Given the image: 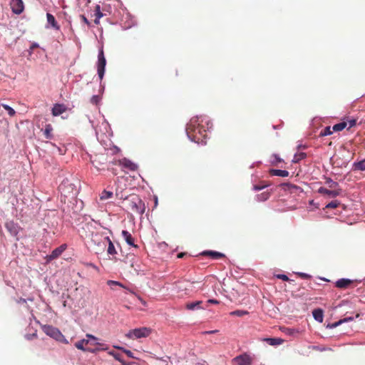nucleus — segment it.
<instances>
[{
  "instance_id": "obj_1",
  "label": "nucleus",
  "mask_w": 365,
  "mask_h": 365,
  "mask_svg": "<svg viewBox=\"0 0 365 365\" xmlns=\"http://www.w3.org/2000/svg\"><path fill=\"white\" fill-rule=\"evenodd\" d=\"M203 120H200L197 116L193 117L190 119V123L187 125L186 133L187 136L192 140L199 143L202 141L206 137L207 130L200 123Z\"/></svg>"
},
{
  "instance_id": "obj_2",
  "label": "nucleus",
  "mask_w": 365,
  "mask_h": 365,
  "mask_svg": "<svg viewBox=\"0 0 365 365\" xmlns=\"http://www.w3.org/2000/svg\"><path fill=\"white\" fill-rule=\"evenodd\" d=\"M127 207L130 211L138 215H143L145 210V203L137 195H130L125 198Z\"/></svg>"
},
{
  "instance_id": "obj_3",
  "label": "nucleus",
  "mask_w": 365,
  "mask_h": 365,
  "mask_svg": "<svg viewBox=\"0 0 365 365\" xmlns=\"http://www.w3.org/2000/svg\"><path fill=\"white\" fill-rule=\"evenodd\" d=\"M42 329L46 335L56 339V341L67 343L66 339L58 329L50 325H44L42 327Z\"/></svg>"
},
{
  "instance_id": "obj_4",
  "label": "nucleus",
  "mask_w": 365,
  "mask_h": 365,
  "mask_svg": "<svg viewBox=\"0 0 365 365\" xmlns=\"http://www.w3.org/2000/svg\"><path fill=\"white\" fill-rule=\"evenodd\" d=\"M150 332V329L147 327H141L129 331V332L126 334L125 336L129 339H140L148 336Z\"/></svg>"
},
{
  "instance_id": "obj_5",
  "label": "nucleus",
  "mask_w": 365,
  "mask_h": 365,
  "mask_svg": "<svg viewBox=\"0 0 365 365\" xmlns=\"http://www.w3.org/2000/svg\"><path fill=\"white\" fill-rule=\"evenodd\" d=\"M106 65V60L104 56L103 50V48H101L98 53V64H97L98 74L100 80H102L103 78Z\"/></svg>"
},
{
  "instance_id": "obj_6",
  "label": "nucleus",
  "mask_w": 365,
  "mask_h": 365,
  "mask_svg": "<svg viewBox=\"0 0 365 365\" xmlns=\"http://www.w3.org/2000/svg\"><path fill=\"white\" fill-rule=\"evenodd\" d=\"M359 283L360 281L356 279L341 278L335 282V287L339 289H348L356 287Z\"/></svg>"
},
{
  "instance_id": "obj_7",
  "label": "nucleus",
  "mask_w": 365,
  "mask_h": 365,
  "mask_svg": "<svg viewBox=\"0 0 365 365\" xmlns=\"http://www.w3.org/2000/svg\"><path fill=\"white\" fill-rule=\"evenodd\" d=\"M108 244V249H107V253L109 255L114 256L117 254V251L115 248V246L113 243V242L110 240V239L108 237H103L100 242H98V245H101V250H103Z\"/></svg>"
},
{
  "instance_id": "obj_8",
  "label": "nucleus",
  "mask_w": 365,
  "mask_h": 365,
  "mask_svg": "<svg viewBox=\"0 0 365 365\" xmlns=\"http://www.w3.org/2000/svg\"><path fill=\"white\" fill-rule=\"evenodd\" d=\"M90 342V340L87 339H83L80 341H78L75 343V346L80 350H82L83 351H88L91 353H96L99 351V349L98 348H92L88 346V344Z\"/></svg>"
},
{
  "instance_id": "obj_9",
  "label": "nucleus",
  "mask_w": 365,
  "mask_h": 365,
  "mask_svg": "<svg viewBox=\"0 0 365 365\" xmlns=\"http://www.w3.org/2000/svg\"><path fill=\"white\" fill-rule=\"evenodd\" d=\"M86 337L87 338V339L90 340L88 346L92 347V348H98V349H99V351L108 349L107 345L105 344H103V343L98 342L97 341L98 338L96 337L95 336H93L91 334H87L86 335Z\"/></svg>"
},
{
  "instance_id": "obj_10",
  "label": "nucleus",
  "mask_w": 365,
  "mask_h": 365,
  "mask_svg": "<svg viewBox=\"0 0 365 365\" xmlns=\"http://www.w3.org/2000/svg\"><path fill=\"white\" fill-rule=\"evenodd\" d=\"M194 284L195 282H190L188 281H179L177 282L176 287L179 292L188 294L189 291L192 290Z\"/></svg>"
},
{
  "instance_id": "obj_11",
  "label": "nucleus",
  "mask_w": 365,
  "mask_h": 365,
  "mask_svg": "<svg viewBox=\"0 0 365 365\" xmlns=\"http://www.w3.org/2000/svg\"><path fill=\"white\" fill-rule=\"evenodd\" d=\"M233 361L237 365H252V359L247 354H243L235 357Z\"/></svg>"
},
{
  "instance_id": "obj_12",
  "label": "nucleus",
  "mask_w": 365,
  "mask_h": 365,
  "mask_svg": "<svg viewBox=\"0 0 365 365\" xmlns=\"http://www.w3.org/2000/svg\"><path fill=\"white\" fill-rule=\"evenodd\" d=\"M10 4L14 13L20 14L23 12L24 6L22 0H11Z\"/></svg>"
},
{
  "instance_id": "obj_13",
  "label": "nucleus",
  "mask_w": 365,
  "mask_h": 365,
  "mask_svg": "<svg viewBox=\"0 0 365 365\" xmlns=\"http://www.w3.org/2000/svg\"><path fill=\"white\" fill-rule=\"evenodd\" d=\"M341 189L338 190H328L325 187H321L318 190V192L322 195H327L331 197H335L341 194Z\"/></svg>"
},
{
  "instance_id": "obj_14",
  "label": "nucleus",
  "mask_w": 365,
  "mask_h": 365,
  "mask_svg": "<svg viewBox=\"0 0 365 365\" xmlns=\"http://www.w3.org/2000/svg\"><path fill=\"white\" fill-rule=\"evenodd\" d=\"M58 189L62 195H63L65 197H67L70 193L68 191L69 189H71V192H73V185L68 183V182H63L59 185Z\"/></svg>"
},
{
  "instance_id": "obj_15",
  "label": "nucleus",
  "mask_w": 365,
  "mask_h": 365,
  "mask_svg": "<svg viewBox=\"0 0 365 365\" xmlns=\"http://www.w3.org/2000/svg\"><path fill=\"white\" fill-rule=\"evenodd\" d=\"M5 227L6 230L10 232V234L13 236H16L19 232V227L17 224L14 223L12 221L7 222L5 224Z\"/></svg>"
},
{
  "instance_id": "obj_16",
  "label": "nucleus",
  "mask_w": 365,
  "mask_h": 365,
  "mask_svg": "<svg viewBox=\"0 0 365 365\" xmlns=\"http://www.w3.org/2000/svg\"><path fill=\"white\" fill-rule=\"evenodd\" d=\"M67 110V108L63 104L56 103L52 108V115L53 116H58Z\"/></svg>"
},
{
  "instance_id": "obj_17",
  "label": "nucleus",
  "mask_w": 365,
  "mask_h": 365,
  "mask_svg": "<svg viewBox=\"0 0 365 365\" xmlns=\"http://www.w3.org/2000/svg\"><path fill=\"white\" fill-rule=\"evenodd\" d=\"M66 249V245L63 244L59 246L58 247L53 250L51 254L48 256L49 259H55L58 258L63 252Z\"/></svg>"
},
{
  "instance_id": "obj_18",
  "label": "nucleus",
  "mask_w": 365,
  "mask_h": 365,
  "mask_svg": "<svg viewBox=\"0 0 365 365\" xmlns=\"http://www.w3.org/2000/svg\"><path fill=\"white\" fill-rule=\"evenodd\" d=\"M119 165H122L125 168H128L130 170L134 171L137 169V165L130 160L123 158L119 160Z\"/></svg>"
},
{
  "instance_id": "obj_19",
  "label": "nucleus",
  "mask_w": 365,
  "mask_h": 365,
  "mask_svg": "<svg viewBox=\"0 0 365 365\" xmlns=\"http://www.w3.org/2000/svg\"><path fill=\"white\" fill-rule=\"evenodd\" d=\"M122 235L128 245H129L135 248L138 247V246L135 244L134 238L132 237L131 234L129 232H128L127 230H123Z\"/></svg>"
},
{
  "instance_id": "obj_20",
  "label": "nucleus",
  "mask_w": 365,
  "mask_h": 365,
  "mask_svg": "<svg viewBox=\"0 0 365 365\" xmlns=\"http://www.w3.org/2000/svg\"><path fill=\"white\" fill-rule=\"evenodd\" d=\"M202 256L210 257L212 259H220L225 257V255L216 251H204L201 253Z\"/></svg>"
},
{
  "instance_id": "obj_21",
  "label": "nucleus",
  "mask_w": 365,
  "mask_h": 365,
  "mask_svg": "<svg viewBox=\"0 0 365 365\" xmlns=\"http://www.w3.org/2000/svg\"><path fill=\"white\" fill-rule=\"evenodd\" d=\"M202 304V301L188 302L186 304L185 307L188 310L200 309H202V307L201 306Z\"/></svg>"
},
{
  "instance_id": "obj_22",
  "label": "nucleus",
  "mask_w": 365,
  "mask_h": 365,
  "mask_svg": "<svg viewBox=\"0 0 365 365\" xmlns=\"http://www.w3.org/2000/svg\"><path fill=\"white\" fill-rule=\"evenodd\" d=\"M101 160H106V158L103 155L96 156L95 159L92 160V163L98 170L104 169V168H101V166L104 164L101 163Z\"/></svg>"
},
{
  "instance_id": "obj_23",
  "label": "nucleus",
  "mask_w": 365,
  "mask_h": 365,
  "mask_svg": "<svg viewBox=\"0 0 365 365\" xmlns=\"http://www.w3.org/2000/svg\"><path fill=\"white\" fill-rule=\"evenodd\" d=\"M269 173L271 175L274 176H279V177H287L289 175V172L287 170H275L272 169L269 170Z\"/></svg>"
},
{
  "instance_id": "obj_24",
  "label": "nucleus",
  "mask_w": 365,
  "mask_h": 365,
  "mask_svg": "<svg viewBox=\"0 0 365 365\" xmlns=\"http://www.w3.org/2000/svg\"><path fill=\"white\" fill-rule=\"evenodd\" d=\"M314 319L319 322H322L324 319L323 311L321 309H314L312 312Z\"/></svg>"
},
{
  "instance_id": "obj_25",
  "label": "nucleus",
  "mask_w": 365,
  "mask_h": 365,
  "mask_svg": "<svg viewBox=\"0 0 365 365\" xmlns=\"http://www.w3.org/2000/svg\"><path fill=\"white\" fill-rule=\"evenodd\" d=\"M53 127L51 124H46L45 129L43 130V135L46 139H52L53 135Z\"/></svg>"
},
{
  "instance_id": "obj_26",
  "label": "nucleus",
  "mask_w": 365,
  "mask_h": 365,
  "mask_svg": "<svg viewBox=\"0 0 365 365\" xmlns=\"http://www.w3.org/2000/svg\"><path fill=\"white\" fill-rule=\"evenodd\" d=\"M94 11H95L94 16H96V19L94 20V23L96 24H99L100 19L103 16V14L101 11L100 5L97 4L96 6Z\"/></svg>"
},
{
  "instance_id": "obj_27",
  "label": "nucleus",
  "mask_w": 365,
  "mask_h": 365,
  "mask_svg": "<svg viewBox=\"0 0 365 365\" xmlns=\"http://www.w3.org/2000/svg\"><path fill=\"white\" fill-rule=\"evenodd\" d=\"M47 21L48 23L54 29H59V26L55 19V17L49 13L46 14Z\"/></svg>"
},
{
  "instance_id": "obj_28",
  "label": "nucleus",
  "mask_w": 365,
  "mask_h": 365,
  "mask_svg": "<svg viewBox=\"0 0 365 365\" xmlns=\"http://www.w3.org/2000/svg\"><path fill=\"white\" fill-rule=\"evenodd\" d=\"M347 127V123L346 121L341 122L339 123L335 124L332 129L334 131H341Z\"/></svg>"
},
{
  "instance_id": "obj_29",
  "label": "nucleus",
  "mask_w": 365,
  "mask_h": 365,
  "mask_svg": "<svg viewBox=\"0 0 365 365\" xmlns=\"http://www.w3.org/2000/svg\"><path fill=\"white\" fill-rule=\"evenodd\" d=\"M326 184L328 185L329 187L333 190H338L339 184L338 182L332 180L331 178H327L326 179Z\"/></svg>"
},
{
  "instance_id": "obj_30",
  "label": "nucleus",
  "mask_w": 365,
  "mask_h": 365,
  "mask_svg": "<svg viewBox=\"0 0 365 365\" xmlns=\"http://www.w3.org/2000/svg\"><path fill=\"white\" fill-rule=\"evenodd\" d=\"M307 157V154L305 153H299L294 155L292 162L294 163H297L302 160L304 159Z\"/></svg>"
},
{
  "instance_id": "obj_31",
  "label": "nucleus",
  "mask_w": 365,
  "mask_h": 365,
  "mask_svg": "<svg viewBox=\"0 0 365 365\" xmlns=\"http://www.w3.org/2000/svg\"><path fill=\"white\" fill-rule=\"evenodd\" d=\"M354 319L353 317H346L343 319H341L334 324H332L331 325L329 326L330 328H334V327H336L337 326L341 324L342 323L344 322H349V321H352Z\"/></svg>"
},
{
  "instance_id": "obj_32",
  "label": "nucleus",
  "mask_w": 365,
  "mask_h": 365,
  "mask_svg": "<svg viewBox=\"0 0 365 365\" xmlns=\"http://www.w3.org/2000/svg\"><path fill=\"white\" fill-rule=\"evenodd\" d=\"M269 345H279L282 342V340L279 338H269L266 339Z\"/></svg>"
},
{
  "instance_id": "obj_33",
  "label": "nucleus",
  "mask_w": 365,
  "mask_h": 365,
  "mask_svg": "<svg viewBox=\"0 0 365 365\" xmlns=\"http://www.w3.org/2000/svg\"><path fill=\"white\" fill-rule=\"evenodd\" d=\"M284 185H286L288 187V190L291 192H294L298 190H299L300 192L302 191V190L299 186L293 185V184L287 183V184H285Z\"/></svg>"
},
{
  "instance_id": "obj_34",
  "label": "nucleus",
  "mask_w": 365,
  "mask_h": 365,
  "mask_svg": "<svg viewBox=\"0 0 365 365\" xmlns=\"http://www.w3.org/2000/svg\"><path fill=\"white\" fill-rule=\"evenodd\" d=\"M113 196V192L111 191L103 190L101 194L100 198L102 200H107Z\"/></svg>"
},
{
  "instance_id": "obj_35",
  "label": "nucleus",
  "mask_w": 365,
  "mask_h": 365,
  "mask_svg": "<svg viewBox=\"0 0 365 365\" xmlns=\"http://www.w3.org/2000/svg\"><path fill=\"white\" fill-rule=\"evenodd\" d=\"M270 196V193L268 192H264L259 195H257V199L259 201H265L267 200Z\"/></svg>"
},
{
  "instance_id": "obj_36",
  "label": "nucleus",
  "mask_w": 365,
  "mask_h": 365,
  "mask_svg": "<svg viewBox=\"0 0 365 365\" xmlns=\"http://www.w3.org/2000/svg\"><path fill=\"white\" fill-rule=\"evenodd\" d=\"M272 158L273 159L272 160V164L274 165H277L278 163H282L283 160L277 154H273L272 155Z\"/></svg>"
},
{
  "instance_id": "obj_37",
  "label": "nucleus",
  "mask_w": 365,
  "mask_h": 365,
  "mask_svg": "<svg viewBox=\"0 0 365 365\" xmlns=\"http://www.w3.org/2000/svg\"><path fill=\"white\" fill-rule=\"evenodd\" d=\"M332 133L331 130V128L329 126L325 127L323 130H322L320 133V136H327L329 135Z\"/></svg>"
},
{
  "instance_id": "obj_38",
  "label": "nucleus",
  "mask_w": 365,
  "mask_h": 365,
  "mask_svg": "<svg viewBox=\"0 0 365 365\" xmlns=\"http://www.w3.org/2000/svg\"><path fill=\"white\" fill-rule=\"evenodd\" d=\"M339 204L340 203L338 200H333L326 205V208H336L339 205Z\"/></svg>"
},
{
  "instance_id": "obj_39",
  "label": "nucleus",
  "mask_w": 365,
  "mask_h": 365,
  "mask_svg": "<svg viewBox=\"0 0 365 365\" xmlns=\"http://www.w3.org/2000/svg\"><path fill=\"white\" fill-rule=\"evenodd\" d=\"M3 108L8 111V113L10 116H13L14 115V114L16 113L15 110L11 108L8 105H6V104H3L2 105Z\"/></svg>"
},
{
  "instance_id": "obj_40",
  "label": "nucleus",
  "mask_w": 365,
  "mask_h": 365,
  "mask_svg": "<svg viewBox=\"0 0 365 365\" xmlns=\"http://www.w3.org/2000/svg\"><path fill=\"white\" fill-rule=\"evenodd\" d=\"M248 314L247 311H242V310H236L230 313L231 315L233 316H237V317H242L245 314Z\"/></svg>"
},
{
  "instance_id": "obj_41",
  "label": "nucleus",
  "mask_w": 365,
  "mask_h": 365,
  "mask_svg": "<svg viewBox=\"0 0 365 365\" xmlns=\"http://www.w3.org/2000/svg\"><path fill=\"white\" fill-rule=\"evenodd\" d=\"M268 185L265 184L264 182H262L260 185H255L253 187L254 190L259 191L262 190L263 188L267 187Z\"/></svg>"
},
{
  "instance_id": "obj_42",
  "label": "nucleus",
  "mask_w": 365,
  "mask_h": 365,
  "mask_svg": "<svg viewBox=\"0 0 365 365\" xmlns=\"http://www.w3.org/2000/svg\"><path fill=\"white\" fill-rule=\"evenodd\" d=\"M116 348H117V349H118L122 350V351H123V352H124V353H125V354L128 357H130V358H133V359H134V358H135V356H133V353L131 352V351L128 350V349H125L122 348V347H118H118H116Z\"/></svg>"
},
{
  "instance_id": "obj_43",
  "label": "nucleus",
  "mask_w": 365,
  "mask_h": 365,
  "mask_svg": "<svg viewBox=\"0 0 365 365\" xmlns=\"http://www.w3.org/2000/svg\"><path fill=\"white\" fill-rule=\"evenodd\" d=\"M356 168L360 170H365V161H361L356 165Z\"/></svg>"
},
{
  "instance_id": "obj_44",
  "label": "nucleus",
  "mask_w": 365,
  "mask_h": 365,
  "mask_svg": "<svg viewBox=\"0 0 365 365\" xmlns=\"http://www.w3.org/2000/svg\"><path fill=\"white\" fill-rule=\"evenodd\" d=\"M100 101V97L97 95H94L91 98V103L97 105Z\"/></svg>"
},
{
  "instance_id": "obj_45",
  "label": "nucleus",
  "mask_w": 365,
  "mask_h": 365,
  "mask_svg": "<svg viewBox=\"0 0 365 365\" xmlns=\"http://www.w3.org/2000/svg\"><path fill=\"white\" fill-rule=\"evenodd\" d=\"M346 122L347 123L348 129H350L351 128L354 127L356 123V120L355 119H351Z\"/></svg>"
},
{
  "instance_id": "obj_46",
  "label": "nucleus",
  "mask_w": 365,
  "mask_h": 365,
  "mask_svg": "<svg viewBox=\"0 0 365 365\" xmlns=\"http://www.w3.org/2000/svg\"><path fill=\"white\" fill-rule=\"evenodd\" d=\"M37 337V334H36V331H35L34 333L33 334H26L25 336V338L28 340H32L34 338H36Z\"/></svg>"
},
{
  "instance_id": "obj_47",
  "label": "nucleus",
  "mask_w": 365,
  "mask_h": 365,
  "mask_svg": "<svg viewBox=\"0 0 365 365\" xmlns=\"http://www.w3.org/2000/svg\"><path fill=\"white\" fill-rule=\"evenodd\" d=\"M113 356H114V358H115L116 360H118V361H119L120 362H121L123 365H128V364H125V363L122 360V359H121V357H120V354H113Z\"/></svg>"
},
{
  "instance_id": "obj_48",
  "label": "nucleus",
  "mask_w": 365,
  "mask_h": 365,
  "mask_svg": "<svg viewBox=\"0 0 365 365\" xmlns=\"http://www.w3.org/2000/svg\"><path fill=\"white\" fill-rule=\"evenodd\" d=\"M117 286H119V287H122V288H123V289H126V290H128L129 292H130V293H132V294H135V293L133 290H131V289H128V287H126L125 286H124L122 283H120V282H118Z\"/></svg>"
},
{
  "instance_id": "obj_49",
  "label": "nucleus",
  "mask_w": 365,
  "mask_h": 365,
  "mask_svg": "<svg viewBox=\"0 0 365 365\" xmlns=\"http://www.w3.org/2000/svg\"><path fill=\"white\" fill-rule=\"evenodd\" d=\"M277 277V278H279L283 281H285V282L289 280V277L285 274H278Z\"/></svg>"
},
{
  "instance_id": "obj_50",
  "label": "nucleus",
  "mask_w": 365,
  "mask_h": 365,
  "mask_svg": "<svg viewBox=\"0 0 365 365\" xmlns=\"http://www.w3.org/2000/svg\"><path fill=\"white\" fill-rule=\"evenodd\" d=\"M118 281L114 280H108L107 282V284L110 286L113 289V286H117Z\"/></svg>"
},
{
  "instance_id": "obj_51",
  "label": "nucleus",
  "mask_w": 365,
  "mask_h": 365,
  "mask_svg": "<svg viewBox=\"0 0 365 365\" xmlns=\"http://www.w3.org/2000/svg\"><path fill=\"white\" fill-rule=\"evenodd\" d=\"M85 265L88 266V267H91L96 270H98V268L96 265H95L94 264L91 263V262H89V263H85Z\"/></svg>"
},
{
  "instance_id": "obj_52",
  "label": "nucleus",
  "mask_w": 365,
  "mask_h": 365,
  "mask_svg": "<svg viewBox=\"0 0 365 365\" xmlns=\"http://www.w3.org/2000/svg\"><path fill=\"white\" fill-rule=\"evenodd\" d=\"M303 279H308L309 277H311L310 275H309L308 274H306V273H299L298 274Z\"/></svg>"
},
{
  "instance_id": "obj_53",
  "label": "nucleus",
  "mask_w": 365,
  "mask_h": 365,
  "mask_svg": "<svg viewBox=\"0 0 365 365\" xmlns=\"http://www.w3.org/2000/svg\"><path fill=\"white\" fill-rule=\"evenodd\" d=\"M135 295L138 297V300H139V301H140V302H141L144 306H146V305H147L146 302H145L143 299H142L140 296L137 295L136 294H135Z\"/></svg>"
},
{
  "instance_id": "obj_54",
  "label": "nucleus",
  "mask_w": 365,
  "mask_h": 365,
  "mask_svg": "<svg viewBox=\"0 0 365 365\" xmlns=\"http://www.w3.org/2000/svg\"><path fill=\"white\" fill-rule=\"evenodd\" d=\"M81 17L82 21H83L85 24H86L87 25H90V22H89V21L87 19V18H86L85 16L82 15Z\"/></svg>"
},
{
  "instance_id": "obj_55",
  "label": "nucleus",
  "mask_w": 365,
  "mask_h": 365,
  "mask_svg": "<svg viewBox=\"0 0 365 365\" xmlns=\"http://www.w3.org/2000/svg\"><path fill=\"white\" fill-rule=\"evenodd\" d=\"M207 303L218 304L220 302L216 299H209L207 300Z\"/></svg>"
},
{
  "instance_id": "obj_56",
  "label": "nucleus",
  "mask_w": 365,
  "mask_h": 365,
  "mask_svg": "<svg viewBox=\"0 0 365 365\" xmlns=\"http://www.w3.org/2000/svg\"><path fill=\"white\" fill-rule=\"evenodd\" d=\"M217 331H218V330L207 331H205L204 334H212L217 333Z\"/></svg>"
},
{
  "instance_id": "obj_57",
  "label": "nucleus",
  "mask_w": 365,
  "mask_h": 365,
  "mask_svg": "<svg viewBox=\"0 0 365 365\" xmlns=\"http://www.w3.org/2000/svg\"><path fill=\"white\" fill-rule=\"evenodd\" d=\"M186 255H187V253H185V252H180V253L178 254L177 257H178V258H182Z\"/></svg>"
},
{
  "instance_id": "obj_58",
  "label": "nucleus",
  "mask_w": 365,
  "mask_h": 365,
  "mask_svg": "<svg viewBox=\"0 0 365 365\" xmlns=\"http://www.w3.org/2000/svg\"><path fill=\"white\" fill-rule=\"evenodd\" d=\"M18 303H23V304H26V301L25 299H23V298H20L18 301H17Z\"/></svg>"
},
{
  "instance_id": "obj_59",
  "label": "nucleus",
  "mask_w": 365,
  "mask_h": 365,
  "mask_svg": "<svg viewBox=\"0 0 365 365\" xmlns=\"http://www.w3.org/2000/svg\"><path fill=\"white\" fill-rule=\"evenodd\" d=\"M94 237H95V238H93V240H93V242H96V241L98 240V239H96V238L98 237V235H96L94 236Z\"/></svg>"
},
{
  "instance_id": "obj_60",
  "label": "nucleus",
  "mask_w": 365,
  "mask_h": 365,
  "mask_svg": "<svg viewBox=\"0 0 365 365\" xmlns=\"http://www.w3.org/2000/svg\"><path fill=\"white\" fill-rule=\"evenodd\" d=\"M359 317V314H357L356 315V317Z\"/></svg>"
}]
</instances>
